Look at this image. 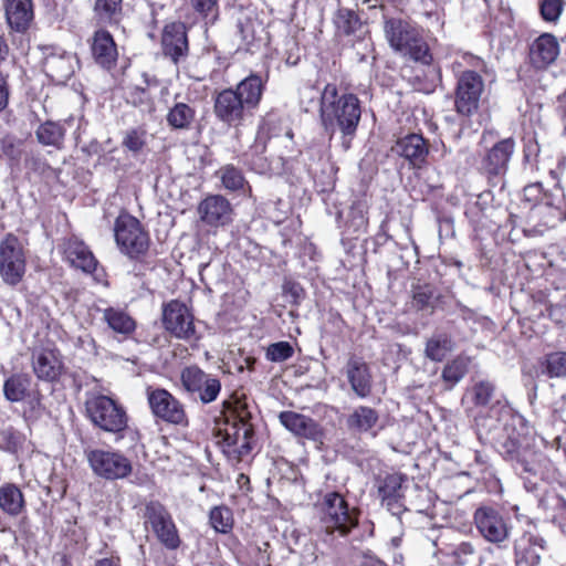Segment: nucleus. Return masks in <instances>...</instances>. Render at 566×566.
Listing matches in <instances>:
<instances>
[{
	"label": "nucleus",
	"mask_w": 566,
	"mask_h": 566,
	"mask_svg": "<svg viewBox=\"0 0 566 566\" xmlns=\"http://www.w3.org/2000/svg\"><path fill=\"white\" fill-rule=\"evenodd\" d=\"M200 219L209 226H223L231 220L232 208L230 202L220 195L209 196L198 206Z\"/></svg>",
	"instance_id": "obj_18"
},
{
	"label": "nucleus",
	"mask_w": 566,
	"mask_h": 566,
	"mask_svg": "<svg viewBox=\"0 0 566 566\" xmlns=\"http://www.w3.org/2000/svg\"><path fill=\"white\" fill-rule=\"evenodd\" d=\"M35 135L40 144L61 148L65 130L59 123L48 120L38 127Z\"/></svg>",
	"instance_id": "obj_38"
},
{
	"label": "nucleus",
	"mask_w": 566,
	"mask_h": 566,
	"mask_svg": "<svg viewBox=\"0 0 566 566\" xmlns=\"http://www.w3.org/2000/svg\"><path fill=\"white\" fill-rule=\"evenodd\" d=\"M559 53L558 42L552 34H542L532 45L531 61L536 67L552 64Z\"/></svg>",
	"instance_id": "obj_28"
},
{
	"label": "nucleus",
	"mask_w": 566,
	"mask_h": 566,
	"mask_svg": "<svg viewBox=\"0 0 566 566\" xmlns=\"http://www.w3.org/2000/svg\"><path fill=\"white\" fill-rule=\"evenodd\" d=\"M412 306L418 311H423L433 307V290L426 286H418L413 291Z\"/></svg>",
	"instance_id": "obj_52"
},
{
	"label": "nucleus",
	"mask_w": 566,
	"mask_h": 566,
	"mask_svg": "<svg viewBox=\"0 0 566 566\" xmlns=\"http://www.w3.org/2000/svg\"><path fill=\"white\" fill-rule=\"evenodd\" d=\"M27 438L23 433L12 427L0 430V450L18 454L24 449Z\"/></svg>",
	"instance_id": "obj_43"
},
{
	"label": "nucleus",
	"mask_w": 566,
	"mask_h": 566,
	"mask_svg": "<svg viewBox=\"0 0 566 566\" xmlns=\"http://www.w3.org/2000/svg\"><path fill=\"white\" fill-rule=\"evenodd\" d=\"M495 387L489 380H481L475 382L471 388H469L463 398L462 402L468 408L471 407H485L490 403Z\"/></svg>",
	"instance_id": "obj_33"
},
{
	"label": "nucleus",
	"mask_w": 566,
	"mask_h": 566,
	"mask_svg": "<svg viewBox=\"0 0 566 566\" xmlns=\"http://www.w3.org/2000/svg\"><path fill=\"white\" fill-rule=\"evenodd\" d=\"M503 453L506 459L516 462V470L520 467L522 472L537 473L538 455L528 448V443L510 438L503 443Z\"/></svg>",
	"instance_id": "obj_20"
},
{
	"label": "nucleus",
	"mask_w": 566,
	"mask_h": 566,
	"mask_svg": "<svg viewBox=\"0 0 566 566\" xmlns=\"http://www.w3.org/2000/svg\"><path fill=\"white\" fill-rule=\"evenodd\" d=\"M146 132L142 129H132L127 132L124 138V146L130 151L137 153L145 146Z\"/></svg>",
	"instance_id": "obj_53"
},
{
	"label": "nucleus",
	"mask_w": 566,
	"mask_h": 566,
	"mask_svg": "<svg viewBox=\"0 0 566 566\" xmlns=\"http://www.w3.org/2000/svg\"><path fill=\"white\" fill-rule=\"evenodd\" d=\"M180 379L186 391L193 395L202 403L214 401L221 390L220 380L197 366L182 369Z\"/></svg>",
	"instance_id": "obj_9"
},
{
	"label": "nucleus",
	"mask_w": 566,
	"mask_h": 566,
	"mask_svg": "<svg viewBox=\"0 0 566 566\" xmlns=\"http://www.w3.org/2000/svg\"><path fill=\"white\" fill-rule=\"evenodd\" d=\"M103 318L108 327L118 334L129 335L136 328L134 318L120 308L108 307L103 313Z\"/></svg>",
	"instance_id": "obj_35"
},
{
	"label": "nucleus",
	"mask_w": 566,
	"mask_h": 566,
	"mask_svg": "<svg viewBox=\"0 0 566 566\" xmlns=\"http://www.w3.org/2000/svg\"><path fill=\"white\" fill-rule=\"evenodd\" d=\"M195 109L186 103H176L167 114V123L175 129H187L195 119Z\"/></svg>",
	"instance_id": "obj_39"
},
{
	"label": "nucleus",
	"mask_w": 566,
	"mask_h": 566,
	"mask_svg": "<svg viewBox=\"0 0 566 566\" xmlns=\"http://www.w3.org/2000/svg\"><path fill=\"white\" fill-rule=\"evenodd\" d=\"M191 3L196 11L207 14L214 8L216 0H191Z\"/></svg>",
	"instance_id": "obj_57"
},
{
	"label": "nucleus",
	"mask_w": 566,
	"mask_h": 566,
	"mask_svg": "<svg viewBox=\"0 0 566 566\" xmlns=\"http://www.w3.org/2000/svg\"><path fill=\"white\" fill-rule=\"evenodd\" d=\"M544 552V539L532 532H525L515 542V557L518 566H537Z\"/></svg>",
	"instance_id": "obj_22"
},
{
	"label": "nucleus",
	"mask_w": 566,
	"mask_h": 566,
	"mask_svg": "<svg viewBox=\"0 0 566 566\" xmlns=\"http://www.w3.org/2000/svg\"><path fill=\"white\" fill-rule=\"evenodd\" d=\"M29 386L30 378L27 375L15 374L4 381L3 392L9 401L19 402L25 398Z\"/></svg>",
	"instance_id": "obj_41"
},
{
	"label": "nucleus",
	"mask_w": 566,
	"mask_h": 566,
	"mask_svg": "<svg viewBox=\"0 0 566 566\" xmlns=\"http://www.w3.org/2000/svg\"><path fill=\"white\" fill-rule=\"evenodd\" d=\"M64 259L74 268L85 273H92L97 266V260L90 248L80 239L72 237L62 244Z\"/></svg>",
	"instance_id": "obj_19"
},
{
	"label": "nucleus",
	"mask_w": 566,
	"mask_h": 566,
	"mask_svg": "<svg viewBox=\"0 0 566 566\" xmlns=\"http://www.w3.org/2000/svg\"><path fill=\"white\" fill-rule=\"evenodd\" d=\"M33 371L38 378L54 380L62 371V360L54 349H41L33 354Z\"/></svg>",
	"instance_id": "obj_25"
},
{
	"label": "nucleus",
	"mask_w": 566,
	"mask_h": 566,
	"mask_svg": "<svg viewBox=\"0 0 566 566\" xmlns=\"http://www.w3.org/2000/svg\"><path fill=\"white\" fill-rule=\"evenodd\" d=\"M94 13L99 22L117 23L122 13V0H96Z\"/></svg>",
	"instance_id": "obj_42"
},
{
	"label": "nucleus",
	"mask_w": 566,
	"mask_h": 566,
	"mask_svg": "<svg viewBox=\"0 0 566 566\" xmlns=\"http://www.w3.org/2000/svg\"><path fill=\"white\" fill-rule=\"evenodd\" d=\"M473 552V546L468 542H463L457 546L453 554L459 558H464L469 555H472Z\"/></svg>",
	"instance_id": "obj_58"
},
{
	"label": "nucleus",
	"mask_w": 566,
	"mask_h": 566,
	"mask_svg": "<svg viewBox=\"0 0 566 566\" xmlns=\"http://www.w3.org/2000/svg\"><path fill=\"white\" fill-rule=\"evenodd\" d=\"M9 95L8 75L0 71V112L8 106Z\"/></svg>",
	"instance_id": "obj_56"
},
{
	"label": "nucleus",
	"mask_w": 566,
	"mask_h": 566,
	"mask_svg": "<svg viewBox=\"0 0 566 566\" xmlns=\"http://www.w3.org/2000/svg\"><path fill=\"white\" fill-rule=\"evenodd\" d=\"M145 523L149 524L158 541L169 549L180 544L176 525L167 510L158 502L146 505Z\"/></svg>",
	"instance_id": "obj_10"
},
{
	"label": "nucleus",
	"mask_w": 566,
	"mask_h": 566,
	"mask_svg": "<svg viewBox=\"0 0 566 566\" xmlns=\"http://www.w3.org/2000/svg\"><path fill=\"white\" fill-rule=\"evenodd\" d=\"M384 32L389 45L402 55L423 64L431 62L429 48L420 32L409 22L401 19H388Z\"/></svg>",
	"instance_id": "obj_2"
},
{
	"label": "nucleus",
	"mask_w": 566,
	"mask_h": 566,
	"mask_svg": "<svg viewBox=\"0 0 566 566\" xmlns=\"http://www.w3.org/2000/svg\"><path fill=\"white\" fill-rule=\"evenodd\" d=\"M242 45L247 51H253L264 41V27L255 17L247 15L238 22Z\"/></svg>",
	"instance_id": "obj_31"
},
{
	"label": "nucleus",
	"mask_w": 566,
	"mask_h": 566,
	"mask_svg": "<svg viewBox=\"0 0 566 566\" xmlns=\"http://www.w3.org/2000/svg\"><path fill=\"white\" fill-rule=\"evenodd\" d=\"M210 524L222 534L229 533L233 527V515L227 506H216L210 511Z\"/></svg>",
	"instance_id": "obj_45"
},
{
	"label": "nucleus",
	"mask_w": 566,
	"mask_h": 566,
	"mask_svg": "<svg viewBox=\"0 0 566 566\" xmlns=\"http://www.w3.org/2000/svg\"><path fill=\"white\" fill-rule=\"evenodd\" d=\"M92 53L95 61L104 67H109L116 61V44L107 31L99 30L94 33Z\"/></svg>",
	"instance_id": "obj_29"
},
{
	"label": "nucleus",
	"mask_w": 566,
	"mask_h": 566,
	"mask_svg": "<svg viewBox=\"0 0 566 566\" xmlns=\"http://www.w3.org/2000/svg\"><path fill=\"white\" fill-rule=\"evenodd\" d=\"M43 67L53 81L64 83L74 73L73 56L64 52H51L45 55Z\"/></svg>",
	"instance_id": "obj_27"
},
{
	"label": "nucleus",
	"mask_w": 566,
	"mask_h": 566,
	"mask_svg": "<svg viewBox=\"0 0 566 566\" xmlns=\"http://www.w3.org/2000/svg\"><path fill=\"white\" fill-rule=\"evenodd\" d=\"M304 98L308 99V104L314 103L315 99V91L312 87H306L302 93V103H304Z\"/></svg>",
	"instance_id": "obj_60"
},
{
	"label": "nucleus",
	"mask_w": 566,
	"mask_h": 566,
	"mask_svg": "<svg viewBox=\"0 0 566 566\" xmlns=\"http://www.w3.org/2000/svg\"><path fill=\"white\" fill-rule=\"evenodd\" d=\"M263 81L256 74H251L242 80L233 90L235 95L240 97V101L248 111L255 108L262 97L263 93Z\"/></svg>",
	"instance_id": "obj_30"
},
{
	"label": "nucleus",
	"mask_w": 566,
	"mask_h": 566,
	"mask_svg": "<svg viewBox=\"0 0 566 566\" xmlns=\"http://www.w3.org/2000/svg\"><path fill=\"white\" fill-rule=\"evenodd\" d=\"M252 434V426L235 415L217 422L216 426L217 443L223 447V452L237 460L251 451Z\"/></svg>",
	"instance_id": "obj_4"
},
{
	"label": "nucleus",
	"mask_w": 566,
	"mask_h": 566,
	"mask_svg": "<svg viewBox=\"0 0 566 566\" xmlns=\"http://www.w3.org/2000/svg\"><path fill=\"white\" fill-rule=\"evenodd\" d=\"M392 151L403 157L413 167H421L426 163L429 148L421 135L409 134L396 142Z\"/></svg>",
	"instance_id": "obj_21"
},
{
	"label": "nucleus",
	"mask_w": 566,
	"mask_h": 566,
	"mask_svg": "<svg viewBox=\"0 0 566 566\" xmlns=\"http://www.w3.org/2000/svg\"><path fill=\"white\" fill-rule=\"evenodd\" d=\"M148 402L153 413L161 420L180 426L188 423L184 406L169 391L165 389L149 391Z\"/></svg>",
	"instance_id": "obj_12"
},
{
	"label": "nucleus",
	"mask_w": 566,
	"mask_h": 566,
	"mask_svg": "<svg viewBox=\"0 0 566 566\" xmlns=\"http://www.w3.org/2000/svg\"><path fill=\"white\" fill-rule=\"evenodd\" d=\"M213 108L216 116L228 125L240 124L248 111L232 88L223 90L216 96Z\"/></svg>",
	"instance_id": "obj_16"
},
{
	"label": "nucleus",
	"mask_w": 566,
	"mask_h": 566,
	"mask_svg": "<svg viewBox=\"0 0 566 566\" xmlns=\"http://www.w3.org/2000/svg\"><path fill=\"white\" fill-rule=\"evenodd\" d=\"M334 23L338 32L346 35L354 33L360 27L359 19L349 9H339L335 14Z\"/></svg>",
	"instance_id": "obj_47"
},
{
	"label": "nucleus",
	"mask_w": 566,
	"mask_h": 566,
	"mask_svg": "<svg viewBox=\"0 0 566 566\" xmlns=\"http://www.w3.org/2000/svg\"><path fill=\"white\" fill-rule=\"evenodd\" d=\"M470 365V358L465 356H459L449 363L442 371V378L447 382L454 385L459 382L464 375L468 373Z\"/></svg>",
	"instance_id": "obj_46"
},
{
	"label": "nucleus",
	"mask_w": 566,
	"mask_h": 566,
	"mask_svg": "<svg viewBox=\"0 0 566 566\" xmlns=\"http://www.w3.org/2000/svg\"><path fill=\"white\" fill-rule=\"evenodd\" d=\"M481 535L491 543H501L509 537V527L502 515L491 507H481L474 514Z\"/></svg>",
	"instance_id": "obj_14"
},
{
	"label": "nucleus",
	"mask_w": 566,
	"mask_h": 566,
	"mask_svg": "<svg viewBox=\"0 0 566 566\" xmlns=\"http://www.w3.org/2000/svg\"><path fill=\"white\" fill-rule=\"evenodd\" d=\"M350 217L353 226L356 230L365 228L367 224V218L365 217L364 206L360 203L353 205L350 208Z\"/></svg>",
	"instance_id": "obj_55"
},
{
	"label": "nucleus",
	"mask_w": 566,
	"mask_h": 566,
	"mask_svg": "<svg viewBox=\"0 0 566 566\" xmlns=\"http://www.w3.org/2000/svg\"><path fill=\"white\" fill-rule=\"evenodd\" d=\"M319 114L324 129L331 137L338 130L344 150H348L361 117L360 102L355 94H339L328 83L321 93Z\"/></svg>",
	"instance_id": "obj_1"
},
{
	"label": "nucleus",
	"mask_w": 566,
	"mask_h": 566,
	"mask_svg": "<svg viewBox=\"0 0 566 566\" xmlns=\"http://www.w3.org/2000/svg\"><path fill=\"white\" fill-rule=\"evenodd\" d=\"M280 422L294 436L323 442L324 432L319 424L312 418L294 412L282 411L279 415Z\"/></svg>",
	"instance_id": "obj_15"
},
{
	"label": "nucleus",
	"mask_w": 566,
	"mask_h": 566,
	"mask_svg": "<svg viewBox=\"0 0 566 566\" xmlns=\"http://www.w3.org/2000/svg\"><path fill=\"white\" fill-rule=\"evenodd\" d=\"M379 421L378 412L367 406H359L353 410L346 420L347 428L353 432H368Z\"/></svg>",
	"instance_id": "obj_32"
},
{
	"label": "nucleus",
	"mask_w": 566,
	"mask_h": 566,
	"mask_svg": "<svg viewBox=\"0 0 566 566\" xmlns=\"http://www.w3.org/2000/svg\"><path fill=\"white\" fill-rule=\"evenodd\" d=\"M543 200L552 207V213L547 218L549 221L566 220V186L557 182L544 193Z\"/></svg>",
	"instance_id": "obj_36"
},
{
	"label": "nucleus",
	"mask_w": 566,
	"mask_h": 566,
	"mask_svg": "<svg viewBox=\"0 0 566 566\" xmlns=\"http://www.w3.org/2000/svg\"><path fill=\"white\" fill-rule=\"evenodd\" d=\"M346 376L354 392L367 397L371 391V376L368 365L359 357L353 356L346 364Z\"/></svg>",
	"instance_id": "obj_23"
},
{
	"label": "nucleus",
	"mask_w": 566,
	"mask_h": 566,
	"mask_svg": "<svg viewBox=\"0 0 566 566\" xmlns=\"http://www.w3.org/2000/svg\"><path fill=\"white\" fill-rule=\"evenodd\" d=\"M546 370L551 377H566V352L549 354L546 359Z\"/></svg>",
	"instance_id": "obj_50"
},
{
	"label": "nucleus",
	"mask_w": 566,
	"mask_h": 566,
	"mask_svg": "<svg viewBox=\"0 0 566 566\" xmlns=\"http://www.w3.org/2000/svg\"><path fill=\"white\" fill-rule=\"evenodd\" d=\"M94 566H119V564L112 558L98 559Z\"/></svg>",
	"instance_id": "obj_61"
},
{
	"label": "nucleus",
	"mask_w": 566,
	"mask_h": 566,
	"mask_svg": "<svg viewBox=\"0 0 566 566\" xmlns=\"http://www.w3.org/2000/svg\"><path fill=\"white\" fill-rule=\"evenodd\" d=\"M10 53V48L6 41V39L0 35V64L7 60Z\"/></svg>",
	"instance_id": "obj_59"
},
{
	"label": "nucleus",
	"mask_w": 566,
	"mask_h": 566,
	"mask_svg": "<svg viewBox=\"0 0 566 566\" xmlns=\"http://www.w3.org/2000/svg\"><path fill=\"white\" fill-rule=\"evenodd\" d=\"M452 338L444 334H434L428 338L424 347V356L432 361H442L453 350Z\"/></svg>",
	"instance_id": "obj_37"
},
{
	"label": "nucleus",
	"mask_w": 566,
	"mask_h": 566,
	"mask_svg": "<svg viewBox=\"0 0 566 566\" xmlns=\"http://www.w3.org/2000/svg\"><path fill=\"white\" fill-rule=\"evenodd\" d=\"M117 247L125 255L134 259L148 251L150 239L147 231L135 217L120 213L114 224Z\"/></svg>",
	"instance_id": "obj_6"
},
{
	"label": "nucleus",
	"mask_w": 566,
	"mask_h": 566,
	"mask_svg": "<svg viewBox=\"0 0 566 566\" xmlns=\"http://www.w3.org/2000/svg\"><path fill=\"white\" fill-rule=\"evenodd\" d=\"M514 150V140L506 138L495 144L483 161V168L490 176H500L506 171L507 163Z\"/></svg>",
	"instance_id": "obj_24"
},
{
	"label": "nucleus",
	"mask_w": 566,
	"mask_h": 566,
	"mask_svg": "<svg viewBox=\"0 0 566 566\" xmlns=\"http://www.w3.org/2000/svg\"><path fill=\"white\" fill-rule=\"evenodd\" d=\"M523 197L524 201L528 202L531 207L543 201L544 193L541 184L526 186L523 190Z\"/></svg>",
	"instance_id": "obj_54"
},
{
	"label": "nucleus",
	"mask_w": 566,
	"mask_h": 566,
	"mask_svg": "<svg viewBox=\"0 0 566 566\" xmlns=\"http://www.w3.org/2000/svg\"><path fill=\"white\" fill-rule=\"evenodd\" d=\"M294 349L289 342H277L266 348L265 357L272 363H282L290 359Z\"/></svg>",
	"instance_id": "obj_49"
},
{
	"label": "nucleus",
	"mask_w": 566,
	"mask_h": 566,
	"mask_svg": "<svg viewBox=\"0 0 566 566\" xmlns=\"http://www.w3.org/2000/svg\"><path fill=\"white\" fill-rule=\"evenodd\" d=\"M483 82L473 71L463 72L458 80L455 92V108L462 115H471L478 109Z\"/></svg>",
	"instance_id": "obj_13"
},
{
	"label": "nucleus",
	"mask_w": 566,
	"mask_h": 566,
	"mask_svg": "<svg viewBox=\"0 0 566 566\" xmlns=\"http://www.w3.org/2000/svg\"><path fill=\"white\" fill-rule=\"evenodd\" d=\"M400 499H391L392 507L395 511H398L396 515H398L402 511V504L399 502Z\"/></svg>",
	"instance_id": "obj_63"
},
{
	"label": "nucleus",
	"mask_w": 566,
	"mask_h": 566,
	"mask_svg": "<svg viewBox=\"0 0 566 566\" xmlns=\"http://www.w3.org/2000/svg\"><path fill=\"white\" fill-rule=\"evenodd\" d=\"M564 10L563 0H539L541 17L547 22H556Z\"/></svg>",
	"instance_id": "obj_51"
},
{
	"label": "nucleus",
	"mask_w": 566,
	"mask_h": 566,
	"mask_svg": "<svg viewBox=\"0 0 566 566\" xmlns=\"http://www.w3.org/2000/svg\"><path fill=\"white\" fill-rule=\"evenodd\" d=\"M92 471L107 480H118L128 476L133 467L124 454L117 451L91 449L85 451Z\"/></svg>",
	"instance_id": "obj_7"
},
{
	"label": "nucleus",
	"mask_w": 566,
	"mask_h": 566,
	"mask_svg": "<svg viewBox=\"0 0 566 566\" xmlns=\"http://www.w3.org/2000/svg\"><path fill=\"white\" fill-rule=\"evenodd\" d=\"M218 175L224 188L229 190H238L243 187L244 178L239 169L233 166L222 167Z\"/></svg>",
	"instance_id": "obj_48"
},
{
	"label": "nucleus",
	"mask_w": 566,
	"mask_h": 566,
	"mask_svg": "<svg viewBox=\"0 0 566 566\" xmlns=\"http://www.w3.org/2000/svg\"><path fill=\"white\" fill-rule=\"evenodd\" d=\"M86 415L94 426L103 431L118 433L127 427V415L123 406L105 395H94L86 400Z\"/></svg>",
	"instance_id": "obj_5"
},
{
	"label": "nucleus",
	"mask_w": 566,
	"mask_h": 566,
	"mask_svg": "<svg viewBox=\"0 0 566 566\" xmlns=\"http://www.w3.org/2000/svg\"><path fill=\"white\" fill-rule=\"evenodd\" d=\"M531 212L528 216V220L531 223H534L535 227H538L537 232L542 233L545 229L553 228L560 221H549L547 218L552 213V207L547 205L546 201H541L539 203L533 205L530 207Z\"/></svg>",
	"instance_id": "obj_44"
},
{
	"label": "nucleus",
	"mask_w": 566,
	"mask_h": 566,
	"mask_svg": "<svg viewBox=\"0 0 566 566\" xmlns=\"http://www.w3.org/2000/svg\"><path fill=\"white\" fill-rule=\"evenodd\" d=\"M6 18L11 29L17 32L25 31L33 19L32 1L7 0Z\"/></svg>",
	"instance_id": "obj_26"
},
{
	"label": "nucleus",
	"mask_w": 566,
	"mask_h": 566,
	"mask_svg": "<svg viewBox=\"0 0 566 566\" xmlns=\"http://www.w3.org/2000/svg\"><path fill=\"white\" fill-rule=\"evenodd\" d=\"M316 509L327 533L338 532L346 536L358 523L355 510H349L345 499L337 492L326 493L316 503Z\"/></svg>",
	"instance_id": "obj_3"
},
{
	"label": "nucleus",
	"mask_w": 566,
	"mask_h": 566,
	"mask_svg": "<svg viewBox=\"0 0 566 566\" xmlns=\"http://www.w3.org/2000/svg\"><path fill=\"white\" fill-rule=\"evenodd\" d=\"M361 566H386V565L379 559L370 558V559L365 560L361 564Z\"/></svg>",
	"instance_id": "obj_62"
},
{
	"label": "nucleus",
	"mask_w": 566,
	"mask_h": 566,
	"mask_svg": "<svg viewBox=\"0 0 566 566\" xmlns=\"http://www.w3.org/2000/svg\"><path fill=\"white\" fill-rule=\"evenodd\" d=\"M163 324L166 331L180 339H190L196 334L193 315L179 301H171L164 306Z\"/></svg>",
	"instance_id": "obj_11"
},
{
	"label": "nucleus",
	"mask_w": 566,
	"mask_h": 566,
	"mask_svg": "<svg viewBox=\"0 0 566 566\" xmlns=\"http://www.w3.org/2000/svg\"><path fill=\"white\" fill-rule=\"evenodd\" d=\"M0 509L11 516H17L23 511V494L17 485L8 483L0 486Z\"/></svg>",
	"instance_id": "obj_34"
},
{
	"label": "nucleus",
	"mask_w": 566,
	"mask_h": 566,
	"mask_svg": "<svg viewBox=\"0 0 566 566\" xmlns=\"http://www.w3.org/2000/svg\"><path fill=\"white\" fill-rule=\"evenodd\" d=\"M402 475L390 474L385 478L382 485L379 488V494L382 499V502L392 514H397L398 511H395L391 506V499L402 497Z\"/></svg>",
	"instance_id": "obj_40"
},
{
	"label": "nucleus",
	"mask_w": 566,
	"mask_h": 566,
	"mask_svg": "<svg viewBox=\"0 0 566 566\" xmlns=\"http://www.w3.org/2000/svg\"><path fill=\"white\" fill-rule=\"evenodd\" d=\"M161 45L165 55L175 63L188 54V40L186 25L181 22H171L165 25L161 35Z\"/></svg>",
	"instance_id": "obj_17"
},
{
	"label": "nucleus",
	"mask_w": 566,
	"mask_h": 566,
	"mask_svg": "<svg viewBox=\"0 0 566 566\" xmlns=\"http://www.w3.org/2000/svg\"><path fill=\"white\" fill-rule=\"evenodd\" d=\"M25 272V258L19 239L8 234L0 242V275L8 284L19 283Z\"/></svg>",
	"instance_id": "obj_8"
},
{
	"label": "nucleus",
	"mask_w": 566,
	"mask_h": 566,
	"mask_svg": "<svg viewBox=\"0 0 566 566\" xmlns=\"http://www.w3.org/2000/svg\"><path fill=\"white\" fill-rule=\"evenodd\" d=\"M558 507L560 510V515L566 516V502L562 499H558Z\"/></svg>",
	"instance_id": "obj_64"
}]
</instances>
